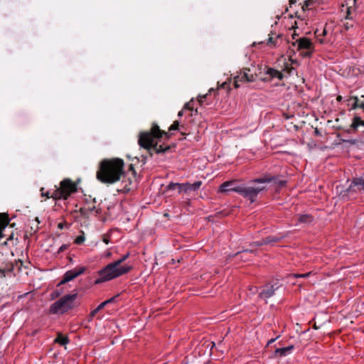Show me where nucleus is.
<instances>
[{"mask_svg":"<svg viewBox=\"0 0 364 364\" xmlns=\"http://www.w3.org/2000/svg\"><path fill=\"white\" fill-rule=\"evenodd\" d=\"M193 109H194V107H193V100H191L188 102L186 103L185 105L183 106V109H185V110L188 109V110L192 111Z\"/></svg>","mask_w":364,"mask_h":364,"instance_id":"30","label":"nucleus"},{"mask_svg":"<svg viewBox=\"0 0 364 364\" xmlns=\"http://www.w3.org/2000/svg\"><path fill=\"white\" fill-rule=\"evenodd\" d=\"M349 15H350V9H348L347 15H346V18H350V17L349 16Z\"/></svg>","mask_w":364,"mask_h":364,"instance_id":"46","label":"nucleus"},{"mask_svg":"<svg viewBox=\"0 0 364 364\" xmlns=\"http://www.w3.org/2000/svg\"><path fill=\"white\" fill-rule=\"evenodd\" d=\"M184 111H185V109H183L182 110H181V111L178 113V116L179 117H181L183 115V112H184Z\"/></svg>","mask_w":364,"mask_h":364,"instance_id":"43","label":"nucleus"},{"mask_svg":"<svg viewBox=\"0 0 364 364\" xmlns=\"http://www.w3.org/2000/svg\"><path fill=\"white\" fill-rule=\"evenodd\" d=\"M279 40V36H277L275 38H274L272 37H270L268 39L267 44L269 45V46L272 45V46L275 47V46H277Z\"/></svg>","mask_w":364,"mask_h":364,"instance_id":"28","label":"nucleus"},{"mask_svg":"<svg viewBox=\"0 0 364 364\" xmlns=\"http://www.w3.org/2000/svg\"><path fill=\"white\" fill-rule=\"evenodd\" d=\"M345 142H348L350 144H354L355 141V140H344Z\"/></svg>","mask_w":364,"mask_h":364,"instance_id":"41","label":"nucleus"},{"mask_svg":"<svg viewBox=\"0 0 364 364\" xmlns=\"http://www.w3.org/2000/svg\"><path fill=\"white\" fill-rule=\"evenodd\" d=\"M314 133H315V135H320L321 134L319 130L317 128L315 129Z\"/></svg>","mask_w":364,"mask_h":364,"instance_id":"42","label":"nucleus"},{"mask_svg":"<svg viewBox=\"0 0 364 364\" xmlns=\"http://www.w3.org/2000/svg\"><path fill=\"white\" fill-rule=\"evenodd\" d=\"M361 125L364 126V120L361 119V118L358 116L354 117L353 119L351 127L353 129H358V127Z\"/></svg>","mask_w":364,"mask_h":364,"instance_id":"22","label":"nucleus"},{"mask_svg":"<svg viewBox=\"0 0 364 364\" xmlns=\"http://www.w3.org/2000/svg\"><path fill=\"white\" fill-rule=\"evenodd\" d=\"M86 271V267L84 266H77L74 269L65 272L63 274L62 280L57 285L58 287L68 282L73 280L81 274H84Z\"/></svg>","mask_w":364,"mask_h":364,"instance_id":"8","label":"nucleus"},{"mask_svg":"<svg viewBox=\"0 0 364 364\" xmlns=\"http://www.w3.org/2000/svg\"><path fill=\"white\" fill-rule=\"evenodd\" d=\"M129 256L130 252H127L118 259L107 264L103 268L98 270L97 272V277L94 281V284L99 285L129 273L132 269V266L130 264L122 265V264Z\"/></svg>","mask_w":364,"mask_h":364,"instance_id":"3","label":"nucleus"},{"mask_svg":"<svg viewBox=\"0 0 364 364\" xmlns=\"http://www.w3.org/2000/svg\"><path fill=\"white\" fill-rule=\"evenodd\" d=\"M202 185V182L198 181L193 183H184L179 185V193L184 192L188 193L191 191H197Z\"/></svg>","mask_w":364,"mask_h":364,"instance_id":"11","label":"nucleus"},{"mask_svg":"<svg viewBox=\"0 0 364 364\" xmlns=\"http://www.w3.org/2000/svg\"><path fill=\"white\" fill-rule=\"evenodd\" d=\"M84 241H85V236L79 235L75 238L74 242L77 245H81L84 242Z\"/></svg>","mask_w":364,"mask_h":364,"instance_id":"32","label":"nucleus"},{"mask_svg":"<svg viewBox=\"0 0 364 364\" xmlns=\"http://www.w3.org/2000/svg\"><path fill=\"white\" fill-rule=\"evenodd\" d=\"M342 97L341 95H338L336 98L337 101L338 102H341L342 101Z\"/></svg>","mask_w":364,"mask_h":364,"instance_id":"45","label":"nucleus"},{"mask_svg":"<svg viewBox=\"0 0 364 364\" xmlns=\"http://www.w3.org/2000/svg\"><path fill=\"white\" fill-rule=\"evenodd\" d=\"M226 84H227L226 82H223V83L221 85V87L225 88V87Z\"/></svg>","mask_w":364,"mask_h":364,"instance_id":"50","label":"nucleus"},{"mask_svg":"<svg viewBox=\"0 0 364 364\" xmlns=\"http://www.w3.org/2000/svg\"><path fill=\"white\" fill-rule=\"evenodd\" d=\"M208 95H203V96H199L198 97V102L202 105L203 103L204 102L205 100L206 99Z\"/></svg>","mask_w":364,"mask_h":364,"instance_id":"36","label":"nucleus"},{"mask_svg":"<svg viewBox=\"0 0 364 364\" xmlns=\"http://www.w3.org/2000/svg\"><path fill=\"white\" fill-rule=\"evenodd\" d=\"M110 255H111V253H110V252H108V253H107V256H109Z\"/></svg>","mask_w":364,"mask_h":364,"instance_id":"52","label":"nucleus"},{"mask_svg":"<svg viewBox=\"0 0 364 364\" xmlns=\"http://www.w3.org/2000/svg\"><path fill=\"white\" fill-rule=\"evenodd\" d=\"M181 183H170L167 187H166V189L167 190H173L176 188V187H178V188L179 189V185H181Z\"/></svg>","mask_w":364,"mask_h":364,"instance_id":"31","label":"nucleus"},{"mask_svg":"<svg viewBox=\"0 0 364 364\" xmlns=\"http://www.w3.org/2000/svg\"><path fill=\"white\" fill-rule=\"evenodd\" d=\"M311 274V272L305 273V274H291V277L294 278H306L309 277V275Z\"/></svg>","mask_w":364,"mask_h":364,"instance_id":"29","label":"nucleus"},{"mask_svg":"<svg viewBox=\"0 0 364 364\" xmlns=\"http://www.w3.org/2000/svg\"><path fill=\"white\" fill-rule=\"evenodd\" d=\"M77 294H65L53 303L48 310L49 314H64L77 306L75 300Z\"/></svg>","mask_w":364,"mask_h":364,"instance_id":"4","label":"nucleus"},{"mask_svg":"<svg viewBox=\"0 0 364 364\" xmlns=\"http://www.w3.org/2000/svg\"><path fill=\"white\" fill-rule=\"evenodd\" d=\"M311 0H308V1H306L304 2V6H302V9L304 11H305V9H306L307 10H310L311 9H309V6L311 5Z\"/></svg>","mask_w":364,"mask_h":364,"instance_id":"35","label":"nucleus"},{"mask_svg":"<svg viewBox=\"0 0 364 364\" xmlns=\"http://www.w3.org/2000/svg\"><path fill=\"white\" fill-rule=\"evenodd\" d=\"M124 161L121 159H105L100 163L96 178L102 183H114L124 175Z\"/></svg>","mask_w":364,"mask_h":364,"instance_id":"2","label":"nucleus"},{"mask_svg":"<svg viewBox=\"0 0 364 364\" xmlns=\"http://www.w3.org/2000/svg\"><path fill=\"white\" fill-rule=\"evenodd\" d=\"M241 188V185H237L236 181H228L223 183L218 188V192L220 193H225L228 191H232L237 193V189Z\"/></svg>","mask_w":364,"mask_h":364,"instance_id":"10","label":"nucleus"},{"mask_svg":"<svg viewBox=\"0 0 364 364\" xmlns=\"http://www.w3.org/2000/svg\"><path fill=\"white\" fill-rule=\"evenodd\" d=\"M360 73L364 75V65L360 69Z\"/></svg>","mask_w":364,"mask_h":364,"instance_id":"47","label":"nucleus"},{"mask_svg":"<svg viewBox=\"0 0 364 364\" xmlns=\"http://www.w3.org/2000/svg\"><path fill=\"white\" fill-rule=\"evenodd\" d=\"M266 74L268 75L271 78H277L280 80L284 77V75L282 72L274 68H268L266 71Z\"/></svg>","mask_w":364,"mask_h":364,"instance_id":"18","label":"nucleus"},{"mask_svg":"<svg viewBox=\"0 0 364 364\" xmlns=\"http://www.w3.org/2000/svg\"><path fill=\"white\" fill-rule=\"evenodd\" d=\"M266 190L267 188L264 186H252L242 184L241 185V188L236 191L237 193L240 195L244 198L249 200L250 203H252L256 201L258 195L262 191Z\"/></svg>","mask_w":364,"mask_h":364,"instance_id":"6","label":"nucleus"},{"mask_svg":"<svg viewBox=\"0 0 364 364\" xmlns=\"http://www.w3.org/2000/svg\"><path fill=\"white\" fill-rule=\"evenodd\" d=\"M296 217L297 220L295 223L296 225H299L300 224L309 225L314 220V217L311 214H298L296 215Z\"/></svg>","mask_w":364,"mask_h":364,"instance_id":"13","label":"nucleus"},{"mask_svg":"<svg viewBox=\"0 0 364 364\" xmlns=\"http://www.w3.org/2000/svg\"><path fill=\"white\" fill-rule=\"evenodd\" d=\"M353 188L356 191H364V178H354L349 186V189Z\"/></svg>","mask_w":364,"mask_h":364,"instance_id":"16","label":"nucleus"},{"mask_svg":"<svg viewBox=\"0 0 364 364\" xmlns=\"http://www.w3.org/2000/svg\"><path fill=\"white\" fill-rule=\"evenodd\" d=\"M14 269L13 264H6V267H0V277H5L8 273L12 272Z\"/></svg>","mask_w":364,"mask_h":364,"instance_id":"21","label":"nucleus"},{"mask_svg":"<svg viewBox=\"0 0 364 364\" xmlns=\"http://www.w3.org/2000/svg\"><path fill=\"white\" fill-rule=\"evenodd\" d=\"M205 364H213V363H211V362H207V363H205Z\"/></svg>","mask_w":364,"mask_h":364,"instance_id":"51","label":"nucleus"},{"mask_svg":"<svg viewBox=\"0 0 364 364\" xmlns=\"http://www.w3.org/2000/svg\"><path fill=\"white\" fill-rule=\"evenodd\" d=\"M298 50L301 51V55L304 57H311L314 52V46L311 41L306 38L302 37L296 40Z\"/></svg>","mask_w":364,"mask_h":364,"instance_id":"7","label":"nucleus"},{"mask_svg":"<svg viewBox=\"0 0 364 364\" xmlns=\"http://www.w3.org/2000/svg\"><path fill=\"white\" fill-rule=\"evenodd\" d=\"M102 241L105 243V244H109V236H107V235H104L103 236V238H102Z\"/></svg>","mask_w":364,"mask_h":364,"instance_id":"39","label":"nucleus"},{"mask_svg":"<svg viewBox=\"0 0 364 364\" xmlns=\"http://www.w3.org/2000/svg\"><path fill=\"white\" fill-rule=\"evenodd\" d=\"M54 200H67L77 191V186L70 178H64L60 182L59 186H55Z\"/></svg>","mask_w":364,"mask_h":364,"instance_id":"5","label":"nucleus"},{"mask_svg":"<svg viewBox=\"0 0 364 364\" xmlns=\"http://www.w3.org/2000/svg\"><path fill=\"white\" fill-rule=\"evenodd\" d=\"M314 34L319 43L323 44L326 43V40L324 38V37L327 35V31L326 28H323L321 31H320L318 29H316L314 31Z\"/></svg>","mask_w":364,"mask_h":364,"instance_id":"19","label":"nucleus"},{"mask_svg":"<svg viewBox=\"0 0 364 364\" xmlns=\"http://www.w3.org/2000/svg\"><path fill=\"white\" fill-rule=\"evenodd\" d=\"M279 183H280L281 186H284L286 183V181H281L279 182Z\"/></svg>","mask_w":364,"mask_h":364,"instance_id":"49","label":"nucleus"},{"mask_svg":"<svg viewBox=\"0 0 364 364\" xmlns=\"http://www.w3.org/2000/svg\"><path fill=\"white\" fill-rule=\"evenodd\" d=\"M277 339V338H272V339H270L269 341H268V342H267V345H269V344H271V343H274Z\"/></svg>","mask_w":364,"mask_h":364,"instance_id":"40","label":"nucleus"},{"mask_svg":"<svg viewBox=\"0 0 364 364\" xmlns=\"http://www.w3.org/2000/svg\"><path fill=\"white\" fill-rule=\"evenodd\" d=\"M279 286L278 285L277 283H275L274 284L268 283L264 285L262 287L260 292L259 293V298L266 300L272 297L274 294L276 290L279 289Z\"/></svg>","mask_w":364,"mask_h":364,"instance_id":"9","label":"nucleus"},{"mask_svg":"<svg viewBox=\"0 0 364 364\" xmlns=\"http://www.w3.org/2000/svg\"><path fill=\"white\" fill-rule=\"evenodd\" d=\"M66 225V222H61L58 224V228L60 230H63Z\"/></svg>","mask_w":364,"mask_h":364,"instance_id":"38","label":"nucleus"},{"mask_svg":"<svg viewBox=\"0 0 364 364\" xmlns=\"http://www.w3.org/2000/svg\"><path fill=\"white\" fill-rule=\"evenodd\" d=\"M294 346L293 345L284 347V348H279L275 349L274 355L279 357H284L287 355L290 354L294 350Z\"/></svg>","mask_w":364,"mask_h":364,"instance_id":"17","label":"nucleus"},{"mask_svg":"<svg viewBox=\"0 0 364 364\" xmlns=\"http://www.w3.org/2000/svg\"><path fill=\"white\" fill-rule=\"evenodd\" d=\"M277 179V177L272 176L270 175H264L262 177L253 178L249 181L250 183H271V182H275V180Z\"/></svg>","mask_w":364,"mask_h":364,"instance_id":"14","label":"nucleus"},{"mask_svg":"<svg viewBox=\"0 0 364 364\" xmlns=\"http://www.w3.org/2000/svg\"><path fill=\"white\" fill-rule=\"evenodd\" d=\"M248 252H250V253H252V252H253V251H252V250H244L243 252H242V253H248Z\"/></svg>","mask_w":364,"mask_h":364,"instance_id":"44","label":"nucleus"},{"mask_svg":"<svg viewBox=\"0 0 364 364\" xmlns=\"http://www.w3.org/2000/svg\"><path fill=\"white\" fill-rule=\"evenodd\" d=\"M351 99L354 100V103L352 106L353 109L361 108L364 109V102H359V99L357 96H353Z\"/></svg>","mask_w":364,"mask_h":364,"instance_id":"24","label":"nucleus"},{"mask_svg":"<svg viewBox=\"0 0 364 364\" xmlns=\"http://www.w3.org/2000/svg\"><path fill=\"white\" fill-rule=\"evenodd\" d=\"M178 121H174L168 128V132H166L160 129L157 124L153 123L149 131L140 132L138 144L141 147L149 150L151 154L152 150L156 154L164 153L169 150L170 146L164 144L158 145L159 141L162 137L169 139L171 137L169 132L178 130Z\"/></svg>","mask_w":364,"mask_h":364,"instance_id":"1","label":"nucleus"},{"mask_svg":"<svg viewBox=\"0 0 364 364\" xmlns=\"http://www.w3.org/2000/svg\"><path fill=\"white\" fill-rule=\"evenodd\" d=\"M129 170H130V171H134V166H133V165H132V164H131V165L129 166Z\"/></svg>","mask_w":364,"mask_h":364,"instance_id":"48","label":"nucleus"},{"mask_svg":"<svg viewBox=\"0 0 364 364\" xmlns=\"http://www.w3.org/2000/svg\"><path fill=\"white\" fill-rule=\"evenodd\" d=\"M252 244L255 246H256V247H259V246L266 245V243H264V238H263V239H262L261 240H259V241H255Z\"/></svg>","mask_w":364,"mask_h":364,"instance_id":"33","label":"nucleus"},{"mask_svg":"<svg viewBox=\"0 0 364 364\" xmlns=\"http://www.w3.org/2000/svg\"><path fill=\"white\" fill-rule=\"evenodd\" d=\"M118 296V295L117 296H114L106 301H105L104 302L106 303V305H107L108 304H110V303H113L114 301H115V299Z\"/></svg>","mask_w":364,"mask_h":364,"instance_id":"37","label":"nucleus"},{"mask_svg":"<svg viewBox=\"0 0 364 364\" xmlns=\"http://www.w3.org/2000/svg\"><path fill=\"white\" fill-rule=\"evenodd\" d=\"M10 223L9 215L6 213H0V240L3 237V230Z\"/></svg>","mask_w":364,"mask_h":364,"instance_id":"15","label":"nucleus"},{"mask_svg":"<svg viewBox=\"0 0 364 364\" xmlns=\"http://www.w3.org/2000/svg\"><path fill=\"white\" fill-rule=\"evenodd\" d=\"M253 80V75H249L246 73H242L234 78V86L235 88L240 87V82H248Z\"/></svg>","mask_w":364,"mask_h":364,"instance_id":"12","label":"nucleus"},{"mask_svg":"<svg viewBox=\"0 0 364 364\" xmlns=\"http://www.w3.org/2000/svg\"><path fill=\"white\" fill-rule=\"evenodd\" d=\"M54 342L59 343L61 346H65L69 343V338L68 336H63L62 333H58L57 337L54 340Z\"/></svg>","mask_w":364,"mask_h":364,"instance_id":"20","label":"nucleus"},{"mask_svg":"<svg viewBox=\"0 0 364 364\" xmlns=\"http://www.w3.org/2000/svg\"><path fill=\"white\" fill-rule=\"evenodd\" d=\"M69 247V245H66V244H64V245H62L58 250V253H60V252H64L65 250H68V248Z\"/></svg>","mask_w":364,"mask_h":364,"instance_id":"34","label":"nucleus"},{"mask_svg":"<svg viewBox=\"0 0 364 364\" xmlns=\"http://www.w3.org/2000/svg\"><path fill=\"white\" fill-rule=\"evenodd\" d=\"M281 240L280 237H275V236H269L264 238V243L266 245L273 243V242H277Z\"/></svg>","mask_w":364,"mask_h":364,"instance_id":"26","label":"nucleus"},{"mask_svg":"<svg viewBox=\"0 0 364 364\" xmlns=\"http://www.w3.org/2000/svg\"><path fill=\"white\" fill-rule=\"evenodd\" d=\"M40 191L42 198L46 197V199L53 198L54 200V191L51 193L49 191H46L44 188H41Z\"/></svg>","mask_w":364,"mask_h":364,"instance_id":"23","label":"nucleus"},{"mask_svg":"<svg viewBox=\"0 0 364 364\" xmlns=\"http://www.w3.org/2000/svg\"><path fill=\"white\" fill-rule=\"evenodd\" d=\"M106 303L104 301L100 304L95 309H93L90 314V317L93 318L100 310L105 307Z\"/></svg>","mask_w":364,"mask_h":364,"instance_id":"25","label":"nucleus"},{"mask_svg":"<svg viewBox=\"0 0 364 364\" xmlns=\"http://www.w3.org/2000/svg\"><path fill=\"white\" fill-rule=\"evenodd\" d=\"M294 70V68L291 65V64L288 63H284V66L282 69V71L287 73L288 75L291 73V71Z\"/></svg>","mask_w":364,"mask_h":364,"instance_id":"27","label":"nucleus"}]
</instances>
